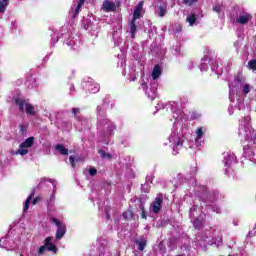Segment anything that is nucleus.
Segmentation results:
<instances>
[{"label": "nucleus", "instance_id": "obj_19", "mask_svg": "<svg viewBox=\"0 0 256 256\" xmlns=\"http://www.w3.org/2000/svg\"><path fill=\"white\" fill-rule=\"evenodd\" d=\"M9 5V0H0V13H5V9Z\"/></svg>", "mask_w": 256, "mask_h": 256}, {"label": "nucleus", "instance_id": "obj_1", "mask_svg": "<svg viewBox=\"0 0 256 256\" xmlns=\"http://www.w3.org/2000/svg\"><path fill=\"white\" fill-rule=\"evenodd\" d=\"M52 239L53 237L49 236L44 240V245L38 249V255H43L45 251H51L54 254L57 253V246L51 242Z\"/></svg>", "mask_w": 256, "mask_h": 256}, {"label": "nucleus", "instance_id": "obj_30", "mask_svg": "<svg viewBox=\"0 0 256 256\" xmlns=\"http://www.w3.org/2000/svg\"><path fill=\"white\" fill-rule=\"evenodd\" d=\"M89 175L91 176V177H94V175H97V169H95V168H90L89 169Z\"/></svg>", "mask_w": 256, "mask_h": 256}, {"label": "nucleus", "instance_id": "obj_16", "mask_svg": "<svg viewBox=\"0 0 256 256\" xmlns=\"http://www.w3.org/2000/svg\"><path fill=\"white\" fill-rule=\"evenodd\" d=\"M27 115H35V107L31 103H27L25 107Z\"/></svg>", "mask_w": 256, "mask_h": 256}, {"label": "nucleus", "instance_id": "obj_22", "mask_svg": "<svg viewBox=\"0 0 256 256\" xmlns=\"http://www.w3.org/2000/svg\"><path fill=\"white\" fill-rule=\"evenodd\" d=\"M196 141H201V139L203 138V135H205V132H203V128H198L196 131Z\"/></svg>", "mask_w": 256, "mask_h": 256}, {"label": "nucleus", "instance_id": "obj_37", "mask_svg": "<svg viewBox=\"0 0 256 256\" xmlns=\"http://www.w3.org/2000/svg\"><path fill=\"white\" fill-rule=\"evenodd\" d=\"M106 218L111 219V214H109V212H106Z\"/></svg>", "mask_w": 256, "mask_h": 256}, {"label": "nucleus", "instance_id": "obj_38", "mask_svg": "<svg viewBox=\"0 0 256 256\" xmlns=\"http://www.w3.org/2000/svg\"><path fill=\"white\" fill-rule=\"evenodd\" d=\"M97 91H99V87H95V90L93 91V93H97Z\"/></svg>", "mask_w": 256, "mask_h": 256}, {"label": "nucleus", "instance_id": "obj_41", "mask_svg": "<svg viewBox=\"0 0 256 256\" xmlns=\"http://www.w3.org/2000/svg\"><path fill=\"white\" fill-rule=\"evenodd\" d=\"M142 85H147V84H142Z\"/></svg>", "mask_w": 256, "mask_h": 256}, {"label": "nucleus", "instance_id": "obj_3", "mask_svg": "<svg viewBox=\"0 0 256 256\" xmlns=\"http://www.w3.org/2000/svg\"><path fill=\"white\" fill-rule=\"evenodd\" d=\"M251 19H253V16L249 13H245L236 18V23H239L240 25H247Z\"/></svg>", "mask_w": 256, "mask_h": 256}, {"label": "nucleus", "instance_id": "obj_24", "mask_svg": "<svg viewBox=\"0 0 256 256\" xmlns=\"http://www.w3.org/2000/svg\"><path fill=\"white\" fill-rule=\"evenodd\" d=\"M199 0H183L184 5H188V7H191V5H195Z\"/></svg>", "mask_w": 256, "mask_h": 256}, {"label": "nucleus", "instance_id": "obj_31", "mask_svg": "<svg viewBox=\"0 0 256 256\" xmlns=\"http://www.w3.org/2000/svg\"><path fill=\"white\" fill-rule=\"evenodd\" d=\"M79 11H81V6L76 7V10L74 12V14L72 15L73 19H75V17H77V15H79Z\"/></svg>", "mask_w": 256, "mask_h": 256}, {"label": "nucleus", "instance_id": "obj_4", "mask_svg": "<svg viewBox=\"0 0 256 256\" xmlns=\"http://www.w3.org/2000/svg\"><path fill=\"white\" fill-rule=\"evenodd\" d=\"M141 13H143V1H140L134 9L132 21H137L141 17Z\"/></svg>", "mask_w": 256, "mask_h": 256}, {"label": "nucleus", "instance_id": "obj_8", "mask_svg": "<svg viewBox=\"0 0 256 256\" xmlns=\"http://www.w3.org/2000/svg\"><path fill=\"white\" fill-rule=\"evenodd\" d=\"M102 9L106 12L109 13L111 11H115V3L105 1L102 5Z\"/></svg>", "mask_w": 256, "mask_h": 256}, {"label": "nucleus", "instance_id": "obj_32", "mask_svg": "<svg viewBox=\"0 0 256 256\" xmlns=\"http://www.w3.org/2000/svg\"><path fill=\"white\" fill-rule=\"evenodd\" d=\"M69 162L71 164V167L75 168V157L74 156L69 157Z\"/></svg>", "mask_w": 256, "mask_h": 256}, {"label": "nucleus", "instance_id": "obj_5", "mask_svg": "<svg viewBox=\"0 0 256 256\" xmlns=\"http://www.w3.org/2000/svg\"><path fill=\"white\" fill-rule=\"evenodd\" d=\"M163 203L162 197H156L154 202L152 203V211L153 213H159L161 211V204Z\"/></svg>", "mask_w": 256, "mask_h": 256}, {"label": "nucleus", "instance_id": "obj_26", "mask_svg": "<svg viewBox=\"0 0 256 256\" xmlns=\"http://www.w3.org/2000/svg\"><path fill=\"white\" fill-rule=\"evenodd\" d=\"M249 91H251V88H250L249 84H245L243 86V93H244V95H248Z\"/></svg>", "mask_w": 256, "mask_h": 256}, {"label": "nucleus", "instance_id": "obj_15", "mask_svg": "<svg viewBox=\"0 0 256 256\" xmlns=\"http://www.w3.org/2000/svg\"><path fill=\"white\" fill-rule=\"evenodd\" d=\"M193 227H194V229H197L198 231H200V229H203V220H201L199 218H195L194 222H193Z\"/></svg>", "mask_w": 256, "mask_h": 256}, {"label": "nucleus", "instance_id": "obj_18", "mask_svg": "<svg viewBox=\"0 0 256 256\" xmlns=\"http://www.w3.org/2000/svg\"><path fill=\"white\" fill-rule=\"evenodd\" d=\"M98 153L102 159H113V156L110 153L105 152L103 149L98 150Z\"/></svg>", "mask_w": 256, "mask_h": 256}, {"label": "nucleus", "instance_id": "obj_33", "mask_svg": "<svg viewBox=\"0 0 256 256\" xmlns=\"http://www.w3.org/2000/svg\"><path fill=\"white\" fill-rule=\"evenodd\" d=\"M182 148H183V142L178 141L174 149L179 150V149H182Z\"/></svg>", "mask_w": 256, "mask_h": 256}, {"label": "nucleus", "instance_id": "obj_27", "mask_svg": "<svg viewBox=\"0 0 256 256\" xmlns=\"http://www.w3.org/2000/svg\"><path fill=\"white\" fill-rule=\"evenodd\" d=\"M19 133H21V135H25V132L27 131V128L25 127L24 124H20L19 126Z\"/></svg>", "mask_w": 256, "mask_h": 256}, {"label": "nucleus", "instance_id": "obj_13", "mask_svg": "<svg viewBox=\"0 0 256 256\" xmlns=\"http://www.w3.org/2000/svg\"><path fill=\"white\" fill-rule=\"evenodd\" d=\"M186 21H187V23H189L190 27H193V25H195V23L197 22V15L191 14V15L187 16Z\"/></svg>", "mask_w": 256, "mask_h": 256}, {"label": "nucleus", "instance_id": "obj_40", "mask_svg": "<svg viewBox=\"0 0 256 256\" xmlns=\"http://www.w3.org/2000/svg\"><path fill=\"white\" fill-rule=\"evenodd\" d=\"M20 256H24L23 254H20Z\"/></svg>", "mask_w": 256, "mask_h": 256}, {"label": "nucleus", "instance_id": "obj_9", "mask_svg": "<svg viewBox=\"0 0 256 256\" xmlns=\"http://www.w3.org/2000/svg\"><path fill=\"white\" fill-rule=\"evenodd\" d=\"M136 245H138L139 251H145V247H147V241L145 238L135 240Z\"/></svg>", "mask_w": 256, "mask_h": 256}, {"label": "nucleus", "instance_id": "obj_23", "mask_svg": "<svg viewBox=\"0 0 256 256\" xmlns=\"http://www.w3.org/2000/svg\"><path fill=\"white\" fill-rule=\"evenodd\" d=\"M159 17H165L167 15V7L165 6H159Z\"/></svg>", "mask_w": 256, "mask_h": 256}, {"label": "nucleus", "instance_id": "obj_20", "mask_svg": "<svg viewBox=\"0 0 256 256\" xmlns=\"http://www.w3.org/2000/svg\"><path fill=\"white\" fill-rule=\"evenodd\" d=\"M139 209L141 211V214H140L141 219H147V211H145V204L140 203Z\"/></svg>", "mask_w": 256, "mask_h": 256}, {"label": "nucleus", "instance_id": "obj_25", "mask_svg": "<svg viewBox=\"0 0 256 256\" xmlns=\"http://www.w3.org/2000/svg\"><path fill=\"white\" fill-rule=\"evenodd\" d=\"M248 65L252 71H256V60H251Z\"/></svg>", "mask_w": 256, "mask_h": 256}, {"label": "nucleus", "instance_id": "obj_39", "mask_svg": "<svg viewBox=\"0 0 256 256\" xmlns=\"http://www.w3.org/2000/svg\"><path fill=\"white\" fill-rule=\"evenodd\" d=\"M110 135H113V130H111Z\"/></svg>", "mask_w": 256, "mask_h": 256}, {"label": "nucleus", "instance_id": "obj_17", "mask_svg": "<svg viewBox=\"0 0 256 256\" xmlns=\"http://www.w3.org/2000/svg\"><path fill=\"white\" fill-rule=\"evenodd\" d=\"M211 197V193L204 192L200 195L199 199L202 203H209V198Z\"/></svg>", "mask_w": 256, "mask_h": 256}, {"label": "nucleus", "instance_id": "obj_11", "mask_svg": "<svg viewBox=\"0 0 256 256\" xmlns=\"http://www.w3.org/2000/svg\"><path fill=\"white\" fill-rule=\"evenodd\" d=\"M56 151H59L61 155H68L69 154V149L65 148L63 144H57L55 146Z\"/></svg>", "mask_w": 256, "mask_h": 256}, {"label": "nucleus", "instance_id": "obj_10", "mask_svg": "<svg viewBox=\"0 0 256 256\" xmlns=\"http://www.w3.org/2000/svg\"><path fill=\"white\" fill-rule=\"evenodd\" d=\"M159 77H161V66H159L158 64H156L154 66V69L152 71V79H159Z\"/></svg>", "mask_w": 256, "mask_h": 256}, {"label": "nucleus", "instance_id": "obj_28", "mask_svg": "<svg viewBox=\"0 0 256 256\" xmlns=\"http://www.w3.org/2000/svg\"><path fill=\"white\" fill-rule=\"evenodd\" d=\"M213 11L218 15H221V6L220 5L213 6Z\"/></svg>", "mask_w": 256, "mask_h": 256}, {"label": "nucleus", "instance_id": "obj_7", "mask_svg": "<svg viewBox=\"0 0 256 256\" xmlns=\"http://www.w3.org/2000/svg\"><path fill=\"white\" fill-rule=\"evenodd\" d=\"M35 143V137H29L27 138L24 142H22L19 145L20 149H25V148H29V147H33V144Z\"/></svg>", "mask_w": 256, "mask_h": 256}, {"label": "nucleus", "instance_id": "obj_29", "mask_svg": "<svg viewBox=\"0 0 256 256\" xmlns=\"http://www.w3.org/2000/svg\"><path fill=\"white\" fill-rule=\"evenodd\" d=\"M18 153H19V155H27V153H29V150L20 148V149H18Z\"/></svg>", "mask_w": 256, "mask_h": 256}, {"label": "nucleus", "instance_id": "obj_6", "mask_svg": "<svg viewBox=\"0 0 256 256\" xmlns=\"http://www.w3.org/2000/svg\"><path fill=\"white\" fill-rule=\"evenodd\" d=\"M27 103L28 102L25 99H20V98L15 99V104L17 105V107H19L20 113H25V107H27Z\"/></svg>", "mask_w": 256, "mask_h": 256}, {"label": "nucleus", "instance_id": "obj_2", "mask_svg": "<svg viewBox=\"0 0 256 256\" xmlns=\"http://www.w3.org/2000/svg\"><path fill=\"white\" fill-rule=\"evenodd\" d=\"M50 221L57 227L56 239H63V237H65V233H67V226L61 223L57 218H51Z\"/></svg>", "mask_w": 256, "mask_h": 256}, {"label": "nucleus", "instance_id": "obj_35", "mask_svg": "<svg viewBox=\"0 0 256 256\" xmlns=\"http://www.w3.org/2000/svg\"><path fill=\"white\" fill-rule=\"evenodd\" d=\"M32 203L33 205H37V203H39V197L34 198Z\"/></svg>", "mask_w": 256, "mask_h": 256}, {"label": "nucleus", "instance_id": "obj_36", "mask_svg": "<svg viewBox=\"0 0 256 256\" xmlns=\"http://www.w3.org/2000/svg\"><path fill=\"white\" fill-rule=\"evenodd\" d=\"M83 5H85V0H79L78 6L82 7Z\"/></svg>", "mask_w": 256, "mask_h": 256}, {"label": "nucleus", "instance_id": "obj_21", "mask_svg": "<svg viewBox=\"0 0 256 256\" xmlns=\"http://www.w3.org/2000/svg\"><path fill=\"white\" fill-rule=\"evenodd\" d=\"M31 199H33V194H31L30 196L27 197L25 205L23 207V211L24 213L28 211L29 209V205H31Z\"/></svg>", "mask_w": 256, "mask_h": 256}, {"label": "nucleus", "instance_id": "obj_12", "mask_svg": "<svg viewBox=\"0 0 256 256\" xmlns=\"http://www.w3.org/2000/svg\"><path fill=\"white\" fill-rule=\"evenodd\" d=\"M136 20H132L130 22V33H131V37L132 39H135V35L137 33V24L135 23Z\"/></svg>", "mask_w": 256, "mask_h": 256}, {"label": "nucleus", "instance_id": "obj_14", "mask_svg": "<svg viewBox=\"0 0 256 256\" xmlns=\"http://www.w3.org/2000/svg\"><path fill=\"white\" fill-rule=\"evenodd\" d=\"M122 217L125 221H129V219H133V217H135V214H133V210H127L122 213Z\"/></svg>", "mask_w": 256, "mask_h": 256}, {"label": "nucleus", "instance_id": "obj_34", "mask_svg": "<svg viewBox=\"0 0 256 256\" xmlns=\"http://www.w3.org/2000/svg\"><path fill=\"white\" fill-rule=\"evenodd\" d=\"M72 113L73 115L76 117L77 116V113H81V110L79 108H73L72 109Z\"/></svg>", "mask_w": 256, "mask_h": 256}]
</instances>
